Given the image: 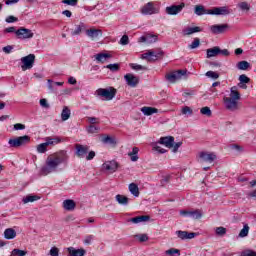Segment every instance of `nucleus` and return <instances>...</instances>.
Returning a JSON list of instances; mask_svg holds the SVG:
<instances>
[{
    "label": "nucleus",
    "mask_w": 256,
    "mask_h": 256,
    "mask_svg": "<svg viewBox=\"0 0 256 256\" xmlns=\"http://www.w3.org/2000/svg\"><path fill=\"white\" fill-rule=\"evenodd\" d=\"M68 162L69 155L65 150L51 154L46 159V165L42 168V173L43 175L55 173V171H57V167H59L61 164L67 165Z\"/></svg>",
    "instance_id": "1"
},
{
    "label": "nucleus",
    "mask_w": 256,
    "mask_h": 256,
    "mask_svg": "<svg viewBox=\"0 0 256 256\" xmlns=\"http://www.w3.org/2000/svg\"><path fill=\"white\" fill-rule=\"evenodd\" d=\"M194 13L198 16L201 15H230L231 11L227 6L222 7H214L212 9H205L203 5H196L194 9Z\"/></svg>",
    "instance_id": "3"
},
{
    "label": "nucleus",
    "mask_w": 256,
    "mask_h": 256,
    "mask_svg": "<svg viewBox=\"0 0 256 256\" xmlns=\"http://www.w3.org/2000/svg\"><path fill=\"white\" fill-rule=\"evenodd\" d=\"M207 53V59H211V57H217V55H219L220 51H219V47L215 46L213 48H209L206 50Z\"/></svg>",
    "instance_id": "29"
},
{
    "label": "nucleus",
    "mask_w": 256,
    "mask_h": 256,
    "mask_svg": "<svg viewBox=\"0 0 256 256\" xmlns=\"http://www.w3.org/2000/svg\"><path fill=\"white\" fill-rule=\"evenodd\" d=\"M167 255L170 256H180L181 251L179 249L171 248L165 252Z\"/></svg>",
    "instance_id": "39"
},
{
    "label": "nucleus",
    "mask_w": 256,
    "mask_h": 256,
    "mask_svg": "<svg viewBox=\"0 0 256 256\" xmlns=\"http://www.w3.org/2000/svg\"><path fill=\"white\" fill-rule=\"evenodd\" d=\"M116 201L119 205H129V198L121 194L116 195Z\"/></svg>",
    "instance_id": "35"
},
{
    "label": "nucleus",
    "mask_w": 256,
    "mask_h": 256,
    "mask_svg": "<svg viewBox=\"0 0 256 256\" xmlns=\"http://www.w3.org/2000/svg\"><path fill=\"white\" fill-rule=\"evenodd\" d=\"M224 107L228 111H237L239 109V101H241V93H239V88L233 86L230 88L229 97H224Z\"/></svg>",
    "instance_id": "2"
},
{
    "label": "nucleus",
    "mask_w": 256,
    "mask_h": 256,
    "mask_svg": "<svg viewBox=\"0 0 256 256\" xmlns=\"http://www.w3.org/2000/svg\"><path fill=\"white\" fill-rule=\"evenodd\" d=\"M200 113H201L202 115H206V117H211V115H212L211 108H209V107H207V106L201 108V109H200Z\"/></svg>",
    "instance_id": "47"
},
{
    "label": "nucleus",
    "mask_w": 256,
    "mask_h": 256,
    "mask_svg": "<svg viewBox=\"0 0 256 256\" xmlns=\"http://www.w3.org/2000/svg\"><path fill=\"white\" fill-rule=\"evenodd\" d=\"M200 159L204 161V163H213L215 159H217V155L215 153L201 152L199 154Z\"/></svg>",
    "instance_id": "18"
},
{
    "label": "nucleus",
    "mask_w": 256,
    "mask_h": 256,
    "mask_svg": "<svg viewBox=\"0 0 256 256\" xmlns=\"http://www.w3.org/2000/svg\"><path fill=\"white\" fill-rule=\"evenodd\" d=\"M103 143H108L109 145H115L117 141H115V138L106 136L102 139Z\"/></svg>",
    "instance_id": "48"
},
{
    "label": "nucleus",
    "mask_w": 256,
    "mask_h": 256,
    "mask_svg": "<svg viewBox=\"0 0 256 256\" xmlns=\"http://www.w3.org/2000/svg\"><path fill=\"white\" fill-rule=\"evenodd\" d=\"M102 167H103V169H105V171H109V173H115V171H117V169H119V163H117V161H115V160L106 161L102 165Z\"/></svg>",
    "instance_id": "15"
},
{
    "label": "nucleus",
    "mask_w": 256,
    "mask_h": 256,
    "mask_svg": "<svg viewBox=\"0 0 256 256\" xmlns=\"http://www.w3.org/2000/svg\"><path fill=\"white\" fill-rule=\"evenodd\" d=\"M190 217H192V219H201V217H203V213L201 210L190 211Z\"/></svg>",
    "instance_id": "37"
},
{
    "label": "nucleus",
    "mask_w": 256,
    "mask_h": 256,
    "mask_svg": "<svg viewBox=\"0 0 256 256\" xmlns=\"http://www.w3.org/2000/svg\"><path fill=\"white\" fill-rule=\"evenodd\" d=\"M242 256H256V252L249 251V252L242 254Z\"/></svg>",
    "instance_id": "64"
},
{
    "label": "nucleus",
    "mask_w": 256,
    "mask_h": 256,
    "mask_svg": "<svg viewBox=\"0 0 256 256\" xmlns=\"http://www.w3.org/2000/svg\"><path fill=\"white\" fill-rule=\"evenodd\" d=\"M160 145H165V147H168V149L173 148V143H175V137L173 136H166L161 137L159 140Z\"/></svg>",
    "instance_id": "20"
},
{
    "label": "nucleus",
    "mask_w": 256,
    "mask_h": 256,
    "mask_svg": "<svg viewBox=\"0 0 256 256\" xmlns=\"http://www.w3.org/2000/svg\"><path fill=\"white\" fill-rule=\"evenodd\" d=\"M128 189L134 197L139 196V186L136 183H130Z\"/></svg>",
    "instance_id": "31"
},
{
    "label": "nucleus",
    "mask_w": 256,
    "mask_h": 256,
    "mask_svg": "<svg viewBox=\"0 0 256 256\" xmlns=\"http://www.w3.org/2000/svg\"><path fill=\"white\" fill-rule=\"evenodd\" d=\"M14 131H23L25 129V124L16 123L13 127Z\"/></svg>",
    "instance_id": "58"
},
{
    "label": "nucleus",
    "mask_w": 256,
    "mask_h": 256,
    "mask_svg": "<svg viewBox=\"0 0 256 256\" xmlns=\"http://www.w3.org/2000/svg\"><path fill=\"white\" fill-rule=\"evenodd\" d=\"M227 29H229V24H216V25H212L210 27V31L214 34V35H221V33H225V31H227Z\"/></svg>",
    "instance_id": "14"
},
{
    "label": "nucleus",
    "mask_w": 256,
    "mask_h": 256,
    "mask_svg": "<svg viewBox=\"0 0 256 256\" xmlns=\"http://www.w3.org/2000/svg\"><path fill=\"white\" fill-rule=\"evenodd\" d=\"M47 147L48 145L46 142L39 144L36 149L38 153H47Z\"/></svg>",
    "instance_id": "40"
},
{
    "label": "nucleus",
    "mask_w": 256,
    "mask_h": 256,
    "mask_svg": "<svg viewBox=\"0 0 256 256\" xmlns=\"http://www.w3.org/2000/svg\"><path fill=\"white\" fill-rule=\"evenodd\" d=\"M216 235H219L220 237H223V235L227 234V228L220 226L216 228Z\"/></svg>",
    "instance_id": "44"
},
{
    "label": "nucleus",
    "mask_w": 256,
    "mask_h": 256,
    "mask_svg": "<svg viewBox=\"0 0 256 256\" xmlns=\"http://www.w3.org/2000/svg\"><path fill=\"white\" fill-rule=\"evenodd\" d=\"M99 126H95V125H90L86 128L87 133L90 134H95V133H99Z\"/></svg>",
    "instance_id": "41"
},
{
    "label": "nucleus",
    "mask_w": 256,
    "mask_h": 256,
    "mask_svg": "<svg viewBox=\"0 0 256 256\" xmlns=\"http://www.w3.org/2000/svg\"><path fill=\"white\" fill-rule=\"evenodd\" d=\"M93 239H95V236H93V235L86 236L84 239V244L91 245V242L93 241Z\"/></svg>",
    "instance_id": "59"
},
{
    "label": "nucleus",
    "mask_w": 256,
    "mask_h": 256,
    "mask_svg": "<svg viewBox=\"0 0 256 256\" xmlns=\"http://www.w3.org/2000/svg\"><path fill=\"white\" fill-rule=\"evenodd\" d=\"M128 157H130L133 163L139 161V149L137 147H133L132 151L128 153Z\"/></svg>",
    "instance_id": "28"
},
{
    "label": "nucleus",
    "mask_w": 256,
    "mask_h": 256,
    "mask_svg": "<svg viewBox=\"0 0 256 256\" xmlns=\"http://www.w3.org/2000/svg\"><path fill=\"white\" fill-rule=\"evenodd\" d=\"M120 45H129V36L123 35L120 39Z\"/></svg>",
    "instance_id": "57"
},
{
    "label": "nucleus",
    "mask_w": 256,
    "mask_h": 256,
    "mask_svg": "<svg viewBox=\"0 0 256 256\" xmlns=\"http://www.w3.org/2000/svg\"><path fill=\"white\" fill-rule=\"evenodd\" d=\"M71 117V109L69 107L64 106L61 112V119L62 121H68Z\"/></svg>",
    "instance_id": "30"
},
{
    "label": "nucleus",
    "mask_w": 256,
    "mask_h": 256,
    "mask_svg": "<svg viewBox=\"0 0 256 256\" xmlns=\"http://www.w3.org/2000/svg\"><path fill=\"white\" fill-rule=\"evenodd\" d=\"M239 81H240V83H249V81H251V79L249 77H247V75L242 74L239 76Z\"/></svg>",
    "instance_id": "56"
},
{
    "label": "nucleus",
    "mask_w": 256,
    "mask_h": 256,
    "mask_svg": "<svg viewBox=\"0 0 256 256\" xmlns=\"http://www.w3.org/2000/svg\"><path fill=\"white\" fill-rule=\"evenodd\" d=\"M68 253L70 256H85V253H87V251H85V249L83 248L75 249L74 247H69Z\"/></svg>",
    "instance_id": "25"
},
{
    "label": "nucleus",
    "mask_w": 256,
    "mask_h": 256,
    "mask_svg": "<svg viewBox=\"0 0 256 256\" xmlns=\"http://www.w3.org/2000/svg\"><path fill=\"white\" fill-rule=\"evenodd\" d=\"M11 255L13 256H25L27 255V251L21 250V249H13L11 252Z\"/></svg>",
    "instance_id": "42"
},
{
    "label": "nucleus",
    "mask_w": 256,
    "mask_h": 256,
    "mask_svg": "<svg viewBox=\"0 0 256 256\" xmlns=\"http://www.w3.org/2000/svg\"><path fill=\"white\" fill-rule=\"evenodd\" d=\"M94 57L98 63H106V61H109L113 56L108 53H98Z\"/></svg>",
    "instance_id": "24"
},
{
    "label": "nucleus",
    "mask_w": 256,
    "mask_h": 256,
    "mask_svg": "<svg viewBox=\"0 0 256 256\" xmlns=\"http://www.w3.org/2000/svg\"><path fill=\"white\" fill-rule=\"evenodd\" d=\"M147 221H151V216L149 215L136 216L128 220L129 223H134L135 225L139 223H146Z\"/></svg>",
    "instance_id": "21"
},
{
    "label": "nucleus",
    "mask_w": 256,
    "mask_h": 256,
    "mask_svg": "<svg viewBox=\"0 0 256 256\" xmlns=\"http://www.w3.org/2000/svg\"><path fill=\"white\" fill-rule=\"evenodd\" d=\"M3 52L6 53L7 55H9V53H11V51H13V46L8 45L2 48Z\"/></svg>",
    "instance_id": "63"
},
{
    "label": "nucleus",
    "mask_w": 256,
    "mask_h": 256,
    "mask_svg": "<svg viewBox=\"0 0 256 256\" xmlns=\"http://www.w3.org/2000/svg\"><path fill=\"white\" fill-rule=\"evenodd\" d=\"M21 69L22 71H27L28 69H33L35 65V54H29L21 58Z\"/></svg>",
    "instance_id": "6"
},
{
    "label": "nucleus",
    "mask_w": 256,
    "mask_h": 256,
    "mask_svg": "<svg viewBox=\"0 0 256 256\" xmlns=\"http://www.w3.org/2000/svg\"><path fill=\"white\" fill-rule=\"evenodd\" d=\"M17 237V232L13 228H8L4 231V238L11 240Z\"/></svg>",
    "instance_id": "27"
},
{
    "label": "nucleus",
    "mask_w": 256,
    "mask_h": 256,
    "mask_svg": "<svg viewBox=\"0 0 256 256\" xmlns=\"http://www.w3.org/2000/svg\"><path fill=\"white\" fill-rule=\"evenodd\" d=\"M141 111L144 115H147V116L153 115L155 113H159V110L157 108L147 107V106L142 107Z\"/></svg>",
    "instance_id": "32"
},
{
    "label": "nucleus",
    "mask_w": 256,
    "mask_h": 256,
    "mask_svg": "<svg viewBox=\"0 0 256 256\" xmlns=\"http://www.w3.org/2000/svg\"><path fill=\"white\" fill-rule=\"evenodd\" d=\"M86 35L89 37L92 41H95V39H99V37H103V31L101 29H87Z\"/></svg>",
    "instance_id": "16"
},
{
    "label": "nucleus",
    "mask_w": 256,
    "mask_h": 256,
    "mask_svg": "<svg viewBox=\"0 0 256 256\" xmlns=\"http://www.w3.org/2000/svg\"><path fill=\"white\" fill-rule=\"evenodd\" d=\"M40 105L44 109H49V107H50L49 103L47 102V99H45V98L40 99Z\"/></svg>",
    "instance_id": "60"
},
{
    "label": "nucleus",
    "mask_w": 256,
    "mask_h": 256,
    "mask_svg": "<svg viewBox=\"0 0 256 256\" xmlns=\"http://www.w3.org/2000/svg\"><path fill=\"white\" fill-rule=\"evenodd\" d=\"M159 37L155 34H146L145 36H141L138 40V43H145L146 45H151L153 43H157Z\"/></svg>",
    "instance_id": "12"
},
{
    "label": "nucleus",
    "mask_w": 256,
    "mask_h": 256,
    "mask_svg": "<svg viewBox=\"0 0 256 256\" xmlns=\"http://www.w3.org/2000/svg\"><path fill=\"white\" fill-rule=\"evenodd\" d=\"M62 3L64 5H70V7H77V3H79V0H62Z\"/></svg>",
    "instance_id": "50"
},
{
    "label": "nucleus",
    "mask_w": 256,
    "mask_h": 256,
    "mask_svg": "<svg viewBox=\"0 0 256 256\" xmlns=\"http://www.w3.org/2000/svg\"><path fill=\"white\" fill-rule=\"evenodd\" d=\"M201 31H203V29H201V27L199 26H195V27H188L186 29H184L182 31L184 37H187L189 35H193V33H201Z\"/></svg>",
    "instance_id": "23"
},
{
    "label": "nucleus",
    "mask_w": 256,
    "mask_h": 256,
    "mask_svg": "<svg viewBox=\"0 0 256 256\" xmlns=\"http://www.w3.org/2000/svg\"><path fill=\"white\" fill-rule=\"evenodd\" d=\"M131 69H134V71H147V67L141 66L139 64H130Z\"/></svg>",
    "instance_id": "49"
},
{
    "label": "nucleus",
    "mask_w": 256,
    "mask_h": 256,
    "mask_svg": "<svg viewBox=\"0 0 256 256\" xmlns=\"http://www.w3.org/2000/svg\"><path fill=\"white\" fill-rule=\"evenodd\" d=\"M50 255L51 256H59V248H57V247H52L51 249H50Z\"/></svg>",
    "instance_id": "61"
},
{
    "label": "nucleus",
    "mask_w": 256,
    "mask_h": 256,
    "mask_svg": "<svg viewBox=\"0 0 256 256\" xmlns=\"http://www.w3.org/2000/svg\"><path fill=\"white\" fill-rule=\"evenodd\" d=\"M4 33H17V29L15 28V26H11V27H8L6 29H4Z\"/></svg>",
    "instance_id": "62"
},
{
    "label": "nucleus",
    "mask_w": 256,
    "mask_h": 256,
    "mask_svg": "<svg viewBox=\"0 0 256 256\" xmlns=\"http://www.w3.org/2000/svg\"><path fill=\"white\" fill-rule=\"evenodd\" d=\"M163 55L164 52L162 50H159L158 52L149 50L148 52L142 54L141 59H146V61H157L158 59H161Z\"/></svg>",
    "instance_id": "8"
},
{
    "label": "nucleus",
    "mask_w": 256,
    "mask_h": 256,
    "mask_svg": "<svg viewBox=\"0 0 256 256\" xmlns=\"http://www.w3.org/2000/svg\"><path fill=\"white\" fill-rule=\"evenodd\" d=\"M85 29H87V26L85 25V23L80 22L79 24H76L75 29L71 30L72 37H76L77 35H80L81 33H83V31H85Z\"/></svg>",
    "instance_id": "22"
},
{
    "label": "nucleus",
    "mask_w": 256,
    "mask_h": 256,
    "mask_svg": "<svg viewBox=\"0 0 256 256\" xmlns=\"http://www.w3.org/2000/svg\"><path fill=\"white\" fill-rule=\"evenodd\" d=\"M201 45V40L199 38H194V41L188 45L189 49H197Z\"/></svg>",
    "instance_id": "43"
},
{
    "label": "nucleus",
    "mask_w": 256,
    "mask_h": 256,
    "mask_svg": "<svg viewBox=\"0 0 256 256\" xmlns=\"http://www.w3.org/2000/svg\"><path fill=\"white\" fill-rule=\"evenodd\" d=\"M77 207V204L72 199H66L63 201V208L65 211H73Z\"/></svg>",
    "instance_id": "26"
},
{
    "label": "nucleus",
    "mask_w": 256,
    "mask_h": 256,
    "mask_svg": "<svg viewBox=\"0 0 256 256\" xmlns=\"http://www.w3.org/2000/svg\"><path fill=\"white\" fill-rule=\"evenodd\" d=\"M248 67H251V64L247 61H240L237 63V69L240 71H247Z\"/></svg>",
    "instance_id": "36"
},
{
    "label": "nucleus",
    "mask_w": 256,
    "mask_h": 256,
    "mask_svg": "<svg viewBox=\"0 0 256 256\" xmlns=\"http://www.w3.org/2000/svg\"><path fill=\"white\" fill-rule=\"evenodd\" d=\"M135 238L138 239L140 243H145L146 241H149V236H147V234H138L135 235Z\"/></svg>",
    "instance_id": "45"
},
{
    "label": "nucleus",
    "mask_w": 256,
    "mask_h": 256,
    "mask_svg": "<svg viewBox=\"0 0 256 256\" xmlns=\"http://www.w3.org/2000/svg\"><path fill=\"white\" fill-rule=\"evenodd\" d=\"M124 79L129 87H137L139 85V78L131 73L126 74Z\"/></svg>",
    "instance_id": "17"
},
{
    "label": "nucleus",
    "mask_w": 256,
    "mask_h": 256,
    "mask_svg": "<svg viewBox=\"0 0 256 256\" xmlns=\"http://www.w3.org/2000/svg\"><path fill=\"white\" fill-rule=\"evenodd\" d=\"M185 9V3H180L179 5H171L165 8L166 15H179L181 11Z\"/></svg>",
    "instance_id": "11"
},
{
    "label": "nucleus",
    "mask_w": 256,
    "mask_h": 256,
    "mask_svg": "<svg viewBox=\"0 0 256 256\" xmlns=\"http://www.w3.org/2000/svg\"><path fill=\"white\" fill-rule=\"evenodd\" d=\"M239 9H241V11H249V9H251V6H249V3L247 2H241L238 4Z\"/></svg>",
    "instance_id": "52"
},
{
    "label": "nucleus",
    "mask_w": 256,
    "mask_h": 256,
    "mask_svg": "<svg viewBox=\"0 0 256 256\" xmlns=\"http://www.w3.org/2000/svg\"><path fill=\"white\" fill-rule=\"evenodd\" d=\"M97 93L100 97H105L106 101H112V99H115V96L117 95V89L113 87L99 88Z\"/></svg>",
    "instance_id": "5"
},
{
    "label": "nucleus",
    "mask_w": 256,
    "mask_h": 256,
    "mask_svg": "<svg viewBox=\"0 0 256 256\" xmlns=\"http://www.w3.org/2000/svg\"><path fill=\"white\" fill-rule=\"evenodd\" d=\"M182 115H193V109L189 106H185L181 110Z\"/></svg>",
    "instance_id": "54"
},
{
    "label": "nucleus",
    "mask_w": 256,
    "mask_h": 256,
    "mask_svg": "<svg viewBox=\"0 0 256 256\" xmlns=\"http://www.w3.org/2000/svg\"><path fill=\"white\" fill-rule=\"evenodd\" d=\"M6 23H17V21H19V18L13 16V15H10L8 17H6L5 19Z\"/></svg>",
    "instance_id": "55"
},
{
    "label": "nucleus",
    "mask_w": 256,
    "mask_h": 256,
    "mask_svg": "<svg viewBox=\"0 0 256 256\" xmlns=\"http://www.w3.org/2000/svg\"><path fill=\"white\" fill-rule=\"evenodd\" d=\"M142 15H157L159 13V8L155 7V3L148 2L141 9Z\"/></svg>",
    "instance_id": "9"
},
{
    "label": "nucleus",
    "mask_w": 256,
    "mask_h": 256,
    "mask_svg": "<svg viewBox=\"0 0 256 256\" xmlns=\"http://www.w3.org/2000/svg\"><path fill=\"white\" fill-rule=\"evenodd\" d=\"M206 77H209V79H218L219 78V73L215 72V71H208L206 72Z\"/></svg>",
    "instance_id": "51"
},
{
    "label": "nucleus",
    "mask_w": 256,
    "mask_h": 256,
    "mask_svg": "<svg viewBox=\"0 0 256 256\" xmlns=\"http://www.w3.org/2000/svg\"><path fill=\"white\" fill-rule=\"evenodd\" d=\"M106 69H110L113 73L119 71V69H121V67L119 66V64L114 63V64H108L106 66Z\"/></svg>",
    "instance_id": "46"
},
{
    "label": "nucleus",
    "mask_w": 256,
    "mask_h": 256,
    "mask_svg": "<svg viewBox=\"0 0 256 256\" xmlns=\"http://www.w3.org/2000/svg\"><path fill=\"white\" fill-rule=\"evenodd\" d=\"M89 153V146L81 145V144H76V155L80 159H83L85 155Z\"/></svg>",
    "instance_id": "19"
},
{
    "label": "nucleus",
    "mask_w": 256,
    "mask_h": 256,
    "mask_svg": "<svg viewBox=\"0 0 256 256\" xmlns=\"http://www.w3.org/2000/svg\"><path fill=\"white\" fill-rule=\"evenodd\" d=\"M230 149H232V151H236L237 153H243V147L238 144H231Z\"/></svg>",
    "instance_id": "53"
},
{
    "label": "nucleus",
    "mask_w": 256,
    "mask_h": 256,
    "mask_svg": "<svg viewBox=\"0 0 256 256\" xmlns=\"http://www.w3.org/2000/svg\"><path fill=\"white\" fill-rule=\"evenodd\" d=\"M16 37L17 39L27 40L33 39V37H35V34L31 29L20 27L18 30H16Z\"/></svg>",
    "instance_id": "7"
},
{
    "label": "nucleus",
    "mask_w": 256,
    "mask_h": 256,
    "mask_svg": "<svg viewBox=\"0 0 256 256\" xmlns=\"http://www.w3.org/2000/svg\"><path fill=\"white\" fill-rule=\"evenodd\" d=\"M185 75H187V70H178L167 74L166 79L169 81V83H175L176 81H179V79H183Z\"/></svg>",
    "instance_id": "10"
},
{
    "label": "nucleus",
    "mask_w": 256,
    "mask_h": 256,
    "mask_svg": "<svg viewBox=\"0 0 256 256\" xmlns=\"http://www.w3.org/2000/svg\"><path fill=\"white\" fill-rule=\"evenodd\" d=\"M46 145H58V143H61V138L59 137H46L45 139Z\"/></svg>",
    "instance_id": "33"
},
{
    "label": "nucleus",
    "mask_w": 256,
    "mask_h": 256,
    "mask_svg": "<svg viewBox=\"0 0 256 256\" xmlns=\"http://www.w3.org/2000/svg\"><path fill=\"white\" fill-rule=\"evenodd\" d=\"M249 229V224H245L239 233V237H247V235H249Z\"/></svg>",
    "instance_id": "38"
},
{
    "label": "nucleus",
    "mask_w": 256,
    "mask_h": 256,
    "mask_svg": "<svg viewBox=\"0 0 256 256\" xmlns=\"http://www.w3.org/2000/svg\"><path fill=\"white\" fill-rule=\"evenodd\" d=\"M176 235L178 239H181L182 241H187L188 239H195V237H197V233L187 232L183 230H177Z\"/></svg>",
    "instance_id": "13"
},
{
    "label": "nucleus",
    "mask_w": 256,
    "mask_h": 256,
    "mask_svg": "<svg viewBox=\"0 0 256 256\" xmlns=\"http://www.w3.org/2000/svg\"><path fill=\"white\" fill-rule=\"evenodd\" d=\"M39 199H41V197L37 195H28L22 199V202L24 204L33 203L34 201H39Z\"/></svg>",
    "instance_id": "34"
},
{
    "label": "nucleus",
    "mask_w": 256,
    "mask_h": 256,
    "mask_svg": "<svg viewBox=\"0 0 256 256\" xmlns=\"http://www.w3.org/2000/svg\"><path fill=\"white\" fill-rule=\"evenodd\" d=\"M31 142V137L28 135L19 136L13 139H9L8 145L14 149H17L19 147H25L28 143Z\"/></svg>",
    "instance_id": "4"
}]
</instances>
